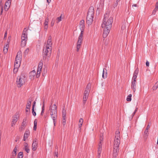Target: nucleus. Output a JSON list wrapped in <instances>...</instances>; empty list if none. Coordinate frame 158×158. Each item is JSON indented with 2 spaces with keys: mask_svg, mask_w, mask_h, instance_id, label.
<instances>
[{
  "mask_svg": "<svg viewBox=\"0 0 158 158\" xmlns=\"http://www.w3.org/2000/svg\"><path fill=\"white\" fill-rule=\"evenodd\" d=\"M113 18L109 15V12L107 11L104 15L102 27L103 28V37L106 38L109 33L112 27Z\"/></svg>",
  "mask_w": 158,
  "mask_h": 158,
  "instance_id": "1",
  "label": "nucleus"
},
{
  "mask_svg": "<svg viewBox=\"0 0 158 158\" xmlns=\"http://www.w3.org/2000/svg\"><path fill=\"white\" fill-rule=\"evenodd\" d=\"M52 38L50 36L47 41V44L44 46L43 50V59L45 61H48L50 57L52 47Z\"/></svg>",
  "mask_w": 158,
  "mask_h": 158,
  "instance_id": "2",
  "label": "nucleus"
},
{
  "mask_svg": "<svg viewBox=\"0 0 158 158\" xmlns=\"http://www.w3.org/2000/svg\"><path fill=\"white\" fill-rule=\"evenodd\" d=\"M94 15V7L90 6L88 10L86 17V23L88 25H91L93 21Z\"/></svg>",
  "mask_w": 158,
  "mask_h": 158,
  "instance_id": "3",
  "label": "nucleus"
},
{
  "mask_svg": "<svg viewBox=\"0 0 158 158\" xmlns=\"http://www.w3.org/2000/svg\"><path fill=\"white\" fill-rule=\"evenodd\" d=\"M49 112L51 118H57V106L55 104L51 105L50 106L49 110Z\"/></svg>",
  "mask_w": 158,
  "mask_h": 158,
  "instance_id": "4",
  "label": "nucleus"
},
{
  "mask_svg": "<svg viewBox=\"0 0 158 158\" xmlns=\"http://www.w3.org/2000/svg\"><path fill=\"white\" fill-rule=\"evenodd\" d=\"M90 84H88L86 86L85 90L84 91L83 96V101L84 103L86 102L88 97L89 92L90 90Z\"/></svg>",
  "mask_w": 158,
  "mask_h": 158,
  "instance_id": "5",
  "label": "nucleus"
},
{
  "mask_svg": "<svg viewBox=\"0 0 158 158\" xmlns=\"http://www.w3.org/2000/svg\"><path fill=\"white\" fill-rule=\"evenodd\" d=\"M26 80L25 76L22 74L20 76H19L17 77V84L18 87H20L25 83Z\"/></svg>",
  "mask_w": 158,
  "mask_h": 158,
  "instance_id": "6",
  "label": "nucleus"
},
{
  "mask_svg": "<svg viewBox=\"0 0 158 158\" xmlns=\"http://www.w3.org/2000/svg\"><path fill=\"white\" fill-rule=\"evenodd\" d=\"M27 30L26 28H25L23 31L21 39L23 40H27Z\"/></svg>",
  "mask_w": 158,
  "mask_h": 158,
  "instance_id": "7",
  "label": "nucleus"
},
{
  "mask_svg": "<svg viewBox=\"0 0 158 158\" xmlns=\"http://www.w3.org/2000/svg\"><path fill=\"white\" fill-rule=\"evenodd\" d=\"M11 0H7L5 5L4 10L7 11L9 8L11 3Z\"/></svg>",
  "mask_w": 158,
  "mask_h": 158,
  "instance_id": "8",
  "label": "nucleus"
},
{
  "mask_svg": "<svg viewBox=\"0 0 158 158\" xmlns=\"http://www.w3.org/2000/svg\"><path fill=\"white\" fill-rule=\"evenodd\" d=\"M120 144V139L118 138L115 139L114 141V147H115V148H119Z\"/></svg>",
  "mask_w": 158,
  "mask_h": 158,
  "instance_id": "9",
  "label": "nucleus"
},
{
  "mask_svg": "<svg viewBox=\"0 0 158 158\" xmlns=\"http://www.w3.org/2000/svg\"><path fill=\"white\" fill-rule=\"evenodd\" d=\"M38 143L37 139H35L34 140L32 145V149L33 151H35L37 149Z\"/></svg>",
  "mask_w": 158,
  "mask_h": 158,
  "instance_id": "10",
  "label": "nucleus"
},
{
  "mask_svg": "<svg viewBox=\"0 0 158 158\" xmlns=\"http://www.w3.org/2000/svg\"><path fill=\"white\" fill-rule=\"evenodd\" d=\"M22 59V52L21 51L18 52L17 53L15 60L19 61H19H21Z\"/></svg>",
  "mask_w": 158,
  "mask_h": 158,
  "instance_id": "11",
  "label": "nucleus"
},
{
  "mask_svg": "<svg viewBox=\"0 0 158 158\" xmlns=\"http://www.w3.org/2000/svg\"><path fill=\"white\" fill-rule=\"evenodd\" d=\"M119 151L118 148H115L114 147V150L113 153V158H116L118 154V152Z\"/></svg>",
  "mask_w": 158,
  "mask_h": 158,
  "instance_id": "12",
  "label": "nucleus"
},
{
  "mask_svg": "<svg viewBox=\"0 0 158 158\" xmlns=\"http://www.w3.org/2000/svg\"><path fill=\"white\" fill-rule=\"evenodd\" d=\"M19 118V115L18 113H16V114L13 116V119L11 122L16 123L17 121V119Z\"/></svg>",
  "mask_w": 158,
  "mask_h": 158,
  "instance_id": "13",
  "label": "nucleus"
},
{
  "mask_svg": "<svg viewBox=\"0 0 158 158\" xmlns=\"http://www.w3.org/2000/svg\"><path fill=\"white\" fill-rule=\"evenodd\" d=\"M80 28L81 31H84V28L85 27L84 21L83 20L81 21L80 23Z\"/></svg>",
  "mask_w": 158,
  "mask_h": 158,
  "instance_id": "14",
  "label": "nucleus"
},
{
  "mask_svg": "<svg viewBox=\"0 0 158 158\" xmlns=\"http://www.w3.org/2000/svg\"><path fill=\"white\" fill-rule=\"evenodd\" d=\"M31 100H30L29 101H28L27 102V106L26 107V111L27 112H28L30 110V108L31 106Z\"/></svg>",
  "mask_w": 158,
  "mask_h": 158,
  "instance_id": "15",
  "label": "nucleus"
},
{
  "mask_svg": "<svg viewBox=\"0 0 158 158\" xmlns=\"http://www.w3.org/2000/svg\"><path fill=\"white\" fill-rule=\"evenodd\" d=\"M9 42L7 41V44L5 45L3 48V52L4 53H7L9 48Z\"/></svg>",
  "mask_w": 158,
  "mask_h": 158,
  "instance_id": "16",
  "label": "nucleus"
},
{
  "mask_svg": "<svg viewBox=\"0 0 158 158\" xmlns=\"http://www.w3.org/2000/svg\"><path fill=\"white\" fill-rule=\"evenodd\" d=\"M136 82L132 81L131 88L135 92L136 91Z\"/></svg>",
  "mask_w": 158,
  "mask_h": 158,
  "instance_id": "17",
  "label": "nucleus"
},
{
  "mask_svg": "<svg viewBox=\"0 0 158 158\" xmlns=\"http://www.w3.org/2000/svg\"><path fill=\"white\" fill-rule=\"evenodd\" d=\"M107 77V71L106 69H104L103 71L102 77L105 79Z\"/></svg>",
  "mask_w": 158,
  "mask_h": 158,
  "instance_id": "18",
  "label": "nucleus"
},
{
  "mask_svg": "<svg viewBox=\"0 0 158 158\" xmlns=\"http://www.w3.org/2000/svg\"><path fill=\"white\" fill-rule=\"evenodd\" d=\"M36 74V72L35 70H33L30 73V77L31 79H32L35 76Z\"/></svg>",
  "mask_w": 158,
  "mask_h": 158,
  "instance_id": "19",
  "label": "nucleus"
},
{
  "mask_svg": "<svg viewBox=\"0 0 158 158\" xmlns=\"http://www.w3.org/2000/svg\"><path fill=\"white\" fill-rule=\"evenodd\" d=\"M83 122V118H81L79 120V124L78 125L79 127L78 129L79 130H80L81 129V127L82 125V123Z\"/></svg>",
  "mask_w": 158,
  "mask_h": 158,
  "instance_id": "20",
  "label": "nucleus"
},
{
  "mask_svg": "<svg viewBox=\"0 0 158 158\" xmlns=\"http://www.w3.org/2000/svg\"><path fill=\"white\" fill-rule=\"evenodd\" d=\"M19 61H19L15 60L14 64L15 67H16L17 68H19V67L20 65L21 62Z\"/></svg>",
  "mask_w": 158,
  "mask_h": 158,
  "instance_id": "21",
  "label": "nucleus"
},
{
  "mask_svg": "<svg viewBox=\"0 0 158 158\" xmlns=\"http://www.w3.org/2000/svg\"><path fill=\"white\" fill-rule=\"evenodd\" d=\"M102 144L101 143V142H100L98 144V153H101L102 150Z\"/></svg>",
  "mask_w": 158,
  "mask_h": 158,
  "instance_id": "22",
  "label": "nucleus"
},
{
  "mask_svg": "<svg viewBox=\"0 0 158 158\" xmlns=\"http://www.w3.org/2000/svg\"><path fill=\"white\" fill-rule=\"evenodd\" d=\"M30 134V131L29 130H27L24 133V136L25 137H27V138L29 136Z\"/></svg>",
  "mask_w": 158,
  "mask_h": 158,
  "instance_id": "23",
  "label": "nucleus"
},
{
  "mask_svg": "<svg viewBox=\"0 0 158 158\" xmlns=\"http://www.w3.org/2000/svg\"><path fill=\"white\" fill-rule=\"evenodd\" d=\"M148 134V130L147 129H145L143 133V136L144 138L146 139Z\"/></svg>",
  "mask_w": 158,
  "mask_h": 158,
  "instance_id": "24",
  "label": "nucleus"
},
{
  "mask_svg": "<svg viewBox=\"0 0 158 158\" xmlns=\"http://www.w3.org/2000/svg\"><path fill=\"white\" fill-rule=\"evenodd\" d=\"M62 117H66V110L64 108H63L62 111Z\"/></svg>",
  "mask_w": 158,
  "mask_h": 158,
  "instance_id": "25",
  "label": "nucleus"
},
{
  "mask_svg": "<svg viewBox=\"0 0 158 158\" xmlns=\"http://www.w3.org/2000/svg\"><path fill=\"white\" fill-rule=\"evenodd\" d=\"M26 121H27V118H24L23 119V122L22 123V126H25L26 127Z\"/></svg>",
  "mask_w": 158,
  "mask_h": 158,
  "instance_id": "26",
  "label": "nucleus"
},
{
  "mask_svg": "<svg viewBox=\"0 0 158 158\" xmlns=\"http://www.w3.org/2000/svg\"><path fill=\"white\" fill-rule=\"evenodd\" d=\"M118 138L120 139V132L118 130H117L116 131L115 136V139Z\"/></svg>",
  "mask_w": 158,
  "mask_h": 158,
  "instance_id": "27",
  "label": "nucleus"
},
{
  "mask_svg": "<svg viewBox=\"0 0 158 158\" xmlns=\"http://www.w3.org/2000/svg\"><path fill=\"white\" fill-rule=\"evenodd\" d=\"M27 41V40H22L21 45L22 47H24L26 45Z\"/></svg>",
  "mask_w": 158,
  "mask_h": 158,
  "instance_id": "28",
  "label": "nucleus"
},
{
  "mask_svg": "<svg viewBox=\"0 0 158 158\" xmlns=\"http://www.w3.org/2000/svg\"><path fill=\"white\" fill-rule=\"evenodd\" d=\"M41 69H40V68L38 69L37 72V74L36 77L37 78L38 77L40 76V74L41 73Z\"/></svg>",
  "mask_w": 158,
  "mask_h": 158,
  "instance_id": "29",
  "label": "nucleus"
},
{
  "mask_svg": "<svg viewBox=\"0 0 158 158\" xmlns=\"http://www.w3.org/2000/svg\"><path fill=\"white\" fill-rule=\"evenodd\" d=\"M2 1V0H0V6L1 7V15L2 14V12H3V6L1 4Z\"/></svg>",
  "mask_w": 158,
  "mask_h": 158,
  "instance_id": "30",
  "label": "nucleus"
},
{
  "mask_svg": "<svg viewBox=\"0 0 158 158\" xmlns=\"http://www.w3.org/2000/svg\"><path fill=\"white\" fill-rule=\"evenodd\" d=\"M34 126L33 127V130L35 131L36 130V127H37V122L36 120L35 119L34 121Z\"/></svg>",
  "mask_w": 158,
  "mask_h": 158,
  "instance_id": "31",
  "label": "nucleus"
},
{
  "mask_svg": "<svg viewBox=\"0 0 158 158\" xmlns=\"http://www.w3.org/2000/svg\"><path fill=\"white\" fill-rule=\"evenodd\" d=\"M23 153L22 152H19L18 154V158H23Z\"/></svg>",
  "mask_w": 158,
  "mask_h": 158,
  "instance_id": "32",
  "label": "nucleus"
},
{
  "mask_svg": "<svg viewBox=\"0 0 158 158\" xmlns=\"http://www.w3.org/2000/svg\"><path fill=\"white\" fill-rule=\"evenodd\" d=\"M131 97L132 95L131 94H129L127 97V100L128 102L131 101Z\"/></svg>",
  "mask_w": 158,
  "mask_h": 158,
  "instance_id": "33",
  "label": "nucleus"
},
{
  "mask_svg": "<svg viewBox=\"0 0 158 158\" xmlns=\"http://www.w3.org/2000/svg\"><path fill=\"white\" fill-rule=\"evenodd\" d=\"M139 72V70L137 68L136 70H135L133 76H135L137 77V75H138V73Z\"/></svg>",
  "mask_w": 158,
  "mask_h": 158,
  "instance_id": "34",
  "label": "nucleus"
},
{
  "mask_svg": "<svg viewBox=\"0 0 158 158\" xmlns=\"http://www.w3.org/2000/svg\"><path fill=\"white\" fill-rule=\"evenodd\" d=\"M52 118L53 119V123H54V127H53V129H54V127L56 126V119L57 118H54L53 117L52 118Z\"/></svg>",
  "mask_w": 158,
  "mask_h": 158,
  "instance_id": "35",
  "label": "nucleus"
},
{
  "mask_svg": "<svg viewBox=\"0 0 158 158\" xmlns=\"http://www.w3.org/2000/svg\"><path fill=\"white\" fill-rule=\"evenodd\" d=\"M43 65V63L42 62L40 61V62L39 64L38 69L40 68L41 69L42 67V66Z\"/></svg>",
  "mask_w": 158,
  "mask_h": 158,
  "instance_id": "36",
  "label": "nucleus"
},
{
  "mask_svg": "<svg viewBox=\"0 0 158 158\" xmlns=\"http://www.w3.org/2000/svg\"><path fill=\"white\" fill-rule=\"evenodd\" d=\"M66 117H62V124L63 126H64L66 124Z\"/></svg>",
  "mask_w": 158,
  "mask_h": 158,
  "instance_id": "37",
  "label": "nucleus"
},
{
  "mask_svg": "<svg viewBox=\"0 0 158 158\" xmlns=\"http://www.w3.org/2000/svg\"><path fill=\"white\" fill-rule=\"evenodd\" d=\"M16 155V152L13 151L12 152V156L11 158H15V156Z\"/></svg>",
  "mask_w": 158,
  "mask_h": 158,
  "instance_id": "38",
  "label": "nucleus"
},
{
  "mask_svg": "<svg viewBox=\"0 0 158 158\" xmlns=\"http://www.w3.org/2000/svg\"><path fill=\"white\" fill-rule=\"evenodd\" d=\"M62 15L59 17H57L56 19V23H58L61 20Z\"/></svg>",
  "mask_w": 158,
  "mask_h": 158,
  "instance_id": "39",
  "label": "nucleus"
},
{
  "mask_svg": "<svg viewBox=\"0 0 158 158\" xmlns=\"http://www.w3.org/2000/svg\"><path fill=\"white\" fill-rule=\"evenodd\" d=\"M24 149L27 152V153H28L30 152V149H29V146L26 147H24Z\"/></svg>",
  "mask_w": 158,
  "mask_h": 158,
  "instance_id": "40",
  "label": "nucleus"
},
{
  "mask_svg": "<svg viewBox=\"0 0 158 158\" xmlns=\"http://www.w3.org/2000/svg\"><path fill=\"white\" fill-rule=\"evenodd\" d=\"M49 19H48L47 18L45 19V21L44 23V25H48V23Z\"/></svg>",
  "mask_w": 158,
  "mask_h": 158,
  "instance_id": "41",
  "label": "nucleus"
},
{
  "mask_svg": "<svg viewBox=\"0 0 158 158\" xmlns=\"http://www.w3.org/2000/svg\"><path fill=\"white\" fill-rule=\"evenodd\" d=\"M125 22L123 23V24L121 26V29L122 30H124L125 29Z\"/></svg>",
  "mask_w": 158,
  "mask_h": 158,
  "instance_id": "42",
  "label": "nucleus"
},
{
  "mask_svg": "<svg viewBox=\"0 0 158 158\" xmlns=\"http://www.w3.org/2000/svg\"><path fill=\"white\" fill-rule=\"evenodd\" d=\"M29 51V49L28 48H27L25 51L24 52V54L25 55H27Z\"/></svg>",
  "mask_w": 158,
  "mask_h": 158,
  "instance_id": "43",
  "label": "nucleus"
},
{
  "mask_svg": "<svg viewBox=\"0 0 158 158\" xmlns=\"http://www.w3.org/2000/svg\"><path fill=\"white\" fill-rule=\"evenodd\" d=\"M137 77L136 76H133L132 81L136 82Z\"/></svg>",
  "mask_w": 158,
  "mask_h": 158,
  "instance_id": "44",
  "label": "nucleus"
},
{
  "mask_svg": "<svg viewBox=\"0 0 158 158\" xmlns=\"http://www.w3.org/2000/svg\"><path fill=\"white\" fill-rule=\"evenodd\" d=\"M81 31V33H80L78 37L82 38L84 31L82 30V31Z\"/></svg>",
  "mask_w": 158,
  "mask_h": 158,
  "instance_id": "45",
  "label": "nucleus"
},
{
  "mask_svg": "<svg viewBox=\"0 0 158 158\" xmlns=\"http://www.w3.org/2000/svg\"><path fill=\"white\" fill-rule=\"evenodd\" d=\"M32 113L33 115L34 116H35L36 115V112L34 111V108H32Z\"/></svg>",
  "mask_w": 158,
  "mask_h": 158,
  "instance_id": "46",
  "label": "nucleus"
},
{
  "mask_svg": "<svg viewBox=\"0 0 158 158\" xmlns=\"http://www.w3.org/2000/svg\"><path fill=\"white\" fill-rule=\"evenodd\" d=\"M18 68H17L16 67H14V72L15 73H16L18 71Z\"/></svg>",
  "mask_w": 158,
  "mask_h": 158,
  "instance_id": "47",
  "label": "nucleus"
},
{
  "mask_svg": "<svg viewBox=\"0 0 158 158\" xmlns=\"http://www.w3.org/2000/svg\"><path fill=\"white\" fill-rule=\"evenodd\" d=\"M25 127L21 125V127L20 128V131H22L23 130L25 129Z\"/></svg>",
  "mask_w": 158,
  "mask_h": 158,
  "instance_id": "48",
  "label": "nucleus"
},
{
  "mask_svg": "<svg viewBox=\"0 0 158 158\" xmlns=\"http://www.w3.org/2000/svg\"><path fill=\"white\" fill-rule=\"evenodd\" d=\"M54 20L53 19H52V21H51V26H53L54 24Z\"/></svg>",
  "mask_w": 158,
  "mask_h": 158,
  "instance_id": "49",
  "label": "nucleus"
},
{
  "mask_svg": "<svg viewBox=\"0 0 158 158\" xmlns=\"http://www.w3.org/2000/svg\"><path fill=\"white\" fill-rule=\"evenodd\" d=\"M80 46H79V45H77V52H78L79 49H80Z\"/></svg>",
  "mask_w": 158,
  "mask_h": 158,
  "instance_id": "50",
  "label": "nucleus"
},
{
  "mask_svg": "<svg viewBox=\"0 0 158 158\" xmlns=\"http://www.w3.org/2000/svg\"><path fill=\"white\" fill-rule=\"evenodd\" d=\"M81 43H82V42H81L77 41V45H79V46H81Z\"/></svg>",
  "mask_w": 158,
  "mask_h": 158,
  "instance_id": "51",
  "label": "nucleus"
},
{
  "mask_svg": "<svg viewBox=\"0 0 158 158\" xmlns=\"http://www.w3.org/2000/svg\"><path fill=\"white\" fill-rule=\"evenodd\" d=\"M24 147H27L28 146V144L26 143H24Z\"/></svg>",
  "mask_w": 158,
  "mask_h": 158,
  "instance_id": "52",
  "label": "nucleus"
},
{
  "mask_svg": "<svg viewBox=\"0 0 158 158\" xmlns=\"http://www.w3.org/2000/svg\"><path fill=\"white\" fill-rule=\"evenodd\" d=\"M82 38L78 37V41L82 42Z\"/></svg>",
  "mask_w": 158,
  "mask_h": 158,
  "instance_id": "53",
  "label": "nucleus"
},
{
  "mask_svg": "<svg viewBox=\"0 0 158 158\" xmlns=\"http://www.w3.org/2000/svg\"><path fill=\"white\" fill-rule=\"evenodd\" d=\"M48 28V25H44V28L45 30H47Z\"/></svg>",
  "mask_w": 158,
  "mask_h": 158,
  "instance_id": "54",
  "label": "nucleus"
},
{
  "mask_svg": "<svg viewBox=\"0 0 158 158\" xmlns=\"http://www.w3.org/2000/svg\"><path fill=\"white\" fill-rule=\"evenodd\" d=\"M44 109H42L41 114V115H43V113H44Z\"/></svg>",
  "mask_w": 158,
  "mask_h": 158,
  "instance_id": "55",
  "label": "nucleus"
},
{
  "mask_svg": "<svg viewBox=\"0 0 158 158\" xmlns=\"http://www.w3.org/2000/svg\"><path fill=\"white\" fill-rule=\"evenodd\" d=\"M7 32H6L5 34L4 37V39H6V37L7 36Z\"/></svg>",
  "mask_w": 158,
  "mask_h": 158,
  "instance_id": "56",
  "label": "nucleus"
},
{
  "mask_svg": "<svg viewBox=\"0 0 158 158\" xmlns=\"http://www.w3.org/2000/svg\"><path fill=\"white\" fill-rule=\"evenodd\" d=\"M17 150V147L16 146H15V148L14 149V150L13 151H15V152H16Z\"/></svg>",
  "mask_w": 158,
  "mask_h": 158,
  "instance_id": "57",
  "label": "nucleus"
},
{
  "mask_svg": "<svg viewBox=\"0 0 158 158\" xmlns=\"http://www.w3.org/2000/svg\"><path fill=\"white\" fill-rule=\"evenodd\" d=\"M146 65L147 66H149V62L148 61H147V62H146Z\"/></svg>",
  "mask_w": 158,
  "mask_h": 158,
  "instance_id": "58",
  "label": "nucleus"
},
{
  "mask_svg": "<svg viewBox=\"0 0 158 158\" xmlns=\"http://www.w3.org/2000/svg\"><path fill=\"white\" fill-rule=\"evenodd\" d=\"M137 108H136V109L135 110L134 112L133 113V116L135 114L137 110Z\"/></svg>",
  "mask_w": 158,
  "mask_h": 158,
  "instance_id": "59",
  "label": "nucleus"
},
{
  "mask_svg": "<svg viewBox=\"0 0 158 158\" xmlns=\"http://www.w3.org/2000/svg\"><path fill=\"white\" fill-rule=\"evenodd\" d=\"M158 10V7L157 6H156L154 10H155L156 11Z\"/></svg>",
  "mask_w": 158,
  "mask_h": 158,
  "instance_id": "60",
  "label": "nucleus"
},
{
  "mask_svg": "<svg viewBox=\"0 0 158 158\" xmlns=\"http://www.w3.org/2000/svg\"><path fill=\"white\" fill-rule=\"evenodd\" d=\"M35 102H34L33 104L32 105V108H34V106H35Z\"/></svg>",
  "mask_w": 158,
  "mask_h": 158,
  "instance_id": "61",
  "label": "nucleus"
},
{
  "mask_svg": "<svg viewBox=\"0 0 158 158\" xmlns=\"http://www.w3.org/2000/svg\"><path fill=\"white\" fill-rule=\"evenodd\" d=\"M156 11L153 10L152 12V14L155 15L156 14Z\"/></svg>",
  "mask_w": 158,
  "mask_h": 158,
  "instance_id": "62",
  "label": "nucleus"
},
{
  "mask_svg": "<svg viewBox=\"0 0 158 158\" xmlns=\"http://www.w3.org/2000/svg\"><path fill=\"white\" fill-rule=\"evenodd\" d=\"M103 137H100V141L101 142V143L102 142V141L103 140Z\"/></svg>",
  "mask_w": 158,
  "mask_h": 158,
  "instance_id": "63",
  "label": "nucleus"
},
{
  "mask_svg": "<svg viewBox=\"0 0 158 158\" xmlns=\"http://www.w3.org/2000/svg\"><path fill=\"white\" fill-rule=\"evenodd\" d=\"M157 88H156V86H154L153 87V90H155V89H157Z\"/></svg>",
  "mask_w": 158,
  "mask_h": 158,
  "instance_id": "64",
  "label": "nucleus"
}]
</instances>
